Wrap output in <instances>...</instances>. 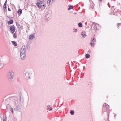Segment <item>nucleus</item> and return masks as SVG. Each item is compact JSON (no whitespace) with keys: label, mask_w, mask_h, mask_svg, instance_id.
Segmentation results:
<instances>
[{"label":"nucleus","mask_w":121,"mask_h":121,"mask_svg":"<svg viewBox=\"0 0 121 121\" xmlns=\"http://www.w3.org/2000/svg\"><path fill=\"white\" fill-rule=\"evenodd\" d=\"M7 1V0H6L5 2V3H4V5H6V4Z\"/></svg>","instance_id":"nucleus-28"},{"label":"nucleus","mask_w":121,"mask_h":121,"mask_svg":"<svg viewBox=\"0 0 121 121\" xmlns=\"http://www.w3.org/2000/svg\"><path fill=\"white\" fill-rule=\"evenodd\" d=\"M108 104L106 103L104 104L103 105V107H105L106 106H108Z\"/></svg>","instance_id":"nucleus-25"},{"label":"nucleus","mask_w":121,"mask_h":121,"mask_svg":"<svg viewBox=\"0 0 121 121\" xmlns=\"http://www.w3.org/2000/svg\"><path fill=\"white\" fill-rule=\"evenodd\" d=\"M13 37L15 38H17V34L15 33L13 34Z\"/></svg>","instance_id":"nucleus-20"},{"label":"nucleus","mask_w":121,"mask_h":121,"mask_svg":"<svg viewBox=\"0 0 121 121\" xmlns=\"http://www.w3.org/2000/svg\"><path fill=\"white\" fill-rule=\"evenodd\" d=\"M79 26V27H81L82 26V24L81 23H79L78 24Z\"/></svg>","instance_id":"nucleus-19"},{"label":"nucleus","mask_w":121,"mask_h":121,"mask_svg":"<svg viewBox=\"0 0 121 121\" xmlns=\"http://www.w3.org/2000/svg\"><path fill=\"white\" fill-rule=\"evenodd\" d=\"M35 36L33 35H30L29 37V38L30 40H32L34 38Z\"/></svg>","instance_id":"nucleus-9"},{"label":"nucleus","mask_w":121,"mask_h":121,"mask_svg":"<svg viewBox=\"0 0 121 121\" xmlns=\"http://www.w3.org/2000/svg\"><path fill=\"white\" fill-rule=\"evenodd\" d=\"M52 107H50V108H49V110L51 111L52 110Z\"/></svg>","instance_id":"nucleus-27"},{"label":"nucleus","mask_w":121,"mask_h":121,"mask_svg":"<svg viewBox=\"0 0 121 121\" xmlns=\"http://www.w3.org/2000/svg\"><path fill=\"white\" fill-rule=\"evenodd\" d=\"M108 120L107 121H108Z\"/></svg>","instance_id":"nucleus-40"},{"label":"nucleus","mask_w":121,"mask_h":121,"mask_svg":"<svg viewBox=\"0 0 121 121\" xmlns=\"http://www.w3.org/2000/svg\"><path fill=\"white\" fill-rule=\"evenodd\" d=\"M120 24H121V23H119L117 25V26H120Z\"/></svg>","instance_id":"nucleus-34"},{"label":"nucleus","mask_w":121,"mask_h":121,"mask_svg":"<svg viewBox=\"0 0 121 121\" xmlns=\"http://www.w3.org/2000/svg\"><path fill=\"white\" fill-rule=\"evenodd\" d=\"M36 5L39 8H41L42 6L45 7L44 2L40 0H39L36 3Z\"/></svg>","instance_id":"nucleus-3"},{"label":"nucleus","mask_w":121,"mask_h":121,"mask_svg":"<svg viewBox=\"0 0 121 121\" xmlns=\"http://www.w3.org/2000/svg\"><path fill=\"white\" fill-rule=\"evenodd\" d=\"M25 46H22L21 49L20 54H25Z\"/></svg>","instance_id":"nucleus-6"},{"label":"nucleus","mask_w":121,"mask_h":121,"mask_svg":"<svg viewBox=\"0 0 121 121\" xmlns=\"http://www.w3.org/2000/svg\"><path fill=\"white\" fill-rule=\"evenodd\" d=\"M20 109V107L19 106H17L14 108V110L16 111H18Z\"/></svg>","instance_id":"nucleus-10"},{"label":"nucleus","mask_w":121,"mask_h":121,"mask_svg":"<svg viewBox=\"0 0 121 121\" xmlns=\"http://www.w3.org/2000/svg\"><path fill=\"white\" fill-rule=\"evenodd\" d=\"M48 106V107H50V106L49 105Z\"/></svg>","instance_id":"nucleus-39"},{"label":"nucleus","mask_w":121,"mask_h":121,"mask_svg":"<svg viewBox=\"0 0 121 121\" xmlns=\"http://www.w3.org/2000/svg\"><path fill=\"white\" fill-rule=\"evenodd\" d=\"M81 35L83 37H85L86 36V35L85 32H83L81 33Z\"/></svg>","instance_id":"nucleus-11"},{"label":"nucleus","mask_w":121,"mask_h":121,"mask_svg":"<svg viewBox=\"0 0 121 121\" xmlns=\"http://www.w3.org/2000/svg\"><path fill=\"white\" fill-rule=\"evenodd\" d=\"M13 20H11L8 21V23L9 24H10L13 23Z\"/></svg>","instance_id":"nucleus-13"},{"label":"nucleus","mask_w":121,"mask_h":121,"mask_svg":"<svg viewBox=\"0 0 121 121\" xmlns=\"http://www.w3.org/2000/svg\"><path fill=\"white\" fill-rule=\"evenodd\" d=\"M3 121H6L7 120V117H5L3 116Z\"/></svg>","instance_id":"nucleus-15"},{"label":"nucleus","mask_w":121,"mask_h":121,"mask_svg":"<svg viewBox=\"0 0 121 121\" xmlns=\"http://www.w3.org/2000/svg\"><path fill=\"white\" fill-rule=\"evenodd\" d=\"M12 44L14 45L15 46H17V43L15 41H12Z\"/></svg>","instance_id":"nucleus-17"},{"label":"nucleus","mask_w":121,"mask_h":121,"mask_svg":"<svg viewBox=\"0 0 121 121\" xmlns=\"http://www.w3.org/2000/svg\"><path fill=\"white\" fill-rule=\"evenodd\" d=\"M10 111L12 112L13 114V108H11L10 109Z\"/></svg>","instance_id":"nucleus-21"},{"label":"nucleus","mask_w":121,"mask_h":121,"mask_svg":"<svg viewBox=\"0 0 121 121\" xmlns=\"http://www.w3.org/2000/svg\"><path fill=\"white\" fill-rule=\"evenodd\" d=\"M77 31V29H75L74 30V32H76Z\"/></svg>","instance_id":"nucleus-30"},{"label":"nucleus","mask_w":121,"mask_h":121,"mask_svg":"<svg viewBox=\"0 0 121 121\" xmlns=\"http://www.w3.org/2000/svg\"><path fill=\"white\" fill-rule=\"evenodd\" d=\"M7 78L9 80H12L13 78L14 73L13 71L12 70L9 71L7 74Z\"/></svg>","instance_id":"nucleus-2"},{"label":"nucleus","mask_w":121,"mask_h":121,"mask_svg":"<svg viewBox=\"0 0 121 121\" xmlns=\"http://www.w3.org/2000/svg\"><path fill=\"white\" fill-rule=\"evenodd\" d=\"M91 52V51L90 50H89V51H88V53H90Z\"/></svg>","instance_id":"nucleus-32"},{"label":"nucleus","mask_w":121,"mask_h":121,"mask_svg":"<svg viewBox=\"0 0 121 121\" xmlns=\"http://www.w3.org/2000/svg\"><path fill=\"white\" fill-rule=\"evenodd\" d=\"M74 14H76V12H75V13H74Z\"/></svg>","instance_id":"nucleus-37"},{"label":"nucleus","mask_w":121,"mask_h":121,"mask_svg":"<svg viewBox=\"0 0 121 121\" xmlns=\"http://www.w3.org/2000/svg\"><path fill=\"white\" fill-rule=\"evenodd\" d=\"M15 28L14 25L10 27V30H11V32L12 34L14 33L15 31Z\"/></svg>","instance_id":"nucleus-7"},{"label":"nucleus","mask_w":121,"mask_h":121,"mask_svg":"<svg viewBox=\"0 0 121 121\" xmlns=\"http://www.w3.org/2000/svg\"><path fill=\"white\" fill-rule=\"evenodd\" d=\"M70 113L71 115H73L74 113V111L73 110H71L70 111Z\"/></svg>","instance_id":"nucleus-18"},{"label":"nucleus","mask_w":121,"mask_h":121,"mask_svg":"<svg viewBox=\"0 0 121 121\" xmlns=\"http://www.w3.org/2000/svg\"><path fill=\"white\" fill-rule=\"evenodd\" d=\"M85 56L87 58H89L90 57V55L88 54H86L85 55Z\"/></svg>","instance_id":"nucleus-14"},{"label":"nucleus","mask_w":121,"mask_h":121,"mask_svg":"<svg viewBox=\"0 0 121 121\" xmlns=\"http://www.w3.org/2000/svg\"><path fill=\"white\" fill-rule=\"evenodd\" d=\"M73 9V8L72 7V6H69V7L68 8V10H70L71 9Z\"/></svg>","instance_id":"nucleus-22"},{"label":"nucleus","mask_w":121,"mask_h":121,"mask_svg":"<svg viewBox=\"0 0 121 121\" xmlns=\"http://www.w3.org/2000/svg\"><path fill=\"white\" fill-rule=\"evenodd\" d=\"M48 15L49 16L48 14H47L46 15V17H48Z\"/></svg>","instance_id":"nucleus-29"},{"label":"nucleus","mask_w":121,"mask_h":121,"mask_svg":"<svg viewBox=\"0 0 121 121\" xmlns=\"http://www.w3.org/2000/svg\"><path fill=\"white\" fill-rule=\"evenodd\" d=\"M33 70L30 68L26 69L24 71V74L28 78L30 79L33 73Z\"/></svg>","instance_id":"nucleus-1"},{"label":"nucleus","mask_w":121,"mask_h":121,"mask_svg":"<svg viewBox=\"0 0 121 121\" xmlns=\"http://www.w3.org/2000/svg\"><path fill=\"white\" fill-rule=\"evenodd\" d=\"M55 0H52V1L54 2Z\"/></svg>","instance_id":"nucleus-38"},{"label":"nucleus","mask_w":121,"mask_h":121,"mask_svg":"<svg viewBox=\"0 0 121 121\" xmlns=\"http://www.w3.org/2000/svg\"><path fill=\"white\" fill-rule=\"evenodd\" d=\"M106 109L108 110L109 109V106L108 105V106H107L106 107Z\"/></svg>","instance_id":"nucleus-24"},{"label":"nucleus","mask_w":121,"mask_h":121,"mask_svg":"<svg viewBox=\"0 0 121 121\" xmlns=\"http://www.w3.org/2000/svg\"><path fill=\"white\" fill-rule=\"evenodd\" d=\"M48 1H49V4H50V2L51 1V0H48Z\"/></svg>","instance_id":"nucleus-33"},{"label":"nucleus","mask_w":121,"mask_h":121,"mask_svg":"<svg viewBox=\"0 0 121 121\" xmlns=\"http://www.w3.org/2000/svg\"><path fill=\"white\" fill-rule=\"evenodd\" d=\"M96 42V40L94 38H92L91 40L90 43V44L92 47L94 46L95 45Z\"/></svg>","instance_id":"nucleus-5"},{"label":"nucleus","mask_w":121,"mask_h":121,"mask_svg":"<svg viewBox=\"0 0 121 121\" xmlns=\"http://www.w3.org/2000/svg\"><path fill=\"white\" fill-rule=\"evenodd\" d=\"M8 11H10L11 10H10V8L9 7H8Z\"/></svg>","instance_id":"nucleus-31"},{"label":"nucleus","mask_w":121,"mask_h":121,"mask_svg":"<svg viewBox=\"0 0 121 121\" xmlns=\"http://www.w3.org/2000/svg\"><path fill=\"white\" fill-rule=\"evenodd\" d=\"M48 4V5H49V1L48 0V2H47Z\"/></svg>","instance_id":"nucleus-35"},{"label":"nucleus","mask_w":121,"mask_h":121,"mask_svg":"<svg viewBox=\"0 0 121 121\" xmlns=\"http://www.w3.org/2000/svg\"><path fill=\"white\" fill-rule=\"evenodd\" d=\"M3 9L4 10H5L6 9V5H4L3 6Z\"/></svg>","instance_id":"nucleus-26"},{"label":"nucleus","mask_w":121,"mask_h":121,"mask_svg":"<svg viewBox=\"0 0 121 121\" xmlns=\"http://www.w3.org/2000/svg\"><path fill=\"white\" fill-rule=\"evenodd\" d=\"M94 26L93 28L94 30H99L100 28V27L99 24L94 23Z\"/></svg>","instance_id":"nucleus-4"},{"label":"nucleus","mask_w":121,"mask_h":121,"mask_svg":"<svg viewBox=\"0 0 121 121\" xmlns=\"http://www.w3.org/2000/svg\"><path fill=\"white\" fill-rule=\"evenodd\" d=\"M101 2L102 0H99Z\"/></svg>","instance_id":"nucleus-36"},{"label":"nucleus","mask_w":121,"mask_h":121,"mask_svg":"<svg viewBox=\"0 0 121 121\" xmlns=\"http://www.w3.org/2000/svg\"><path fill=\"white\" fill-rule=\"evenodd\" d=\"M16 25L17 26H18V27L19 28H21V26L20 25V24L18 23L16 24Z\"/></svg>","instance_id":"nucleus-23"},{"label":"nucleus","mask_w":121,"mask_h":121,"mask_svg":"<svg viewBox=\"0 0 121 121\" xmlns=\"http://www.w3.org/2000/svg\"><path fill=\"white\" fill-rule=\"evenodd\" d=\"M91 4L90 5V8L91 9H92L94 8V4L92 3V2L91 1Z\"/></svg>","instance_id":"nucleus-12"},{"label":"nucleus","mask_w":121,"mask_h":121,"mask_svg":"<svg viewBox=\"0 0 121 121\" xmlns=\"http://www.w3.org/2000/svg\"><path fill=\"white\" fill-rule=\"evenodd\" d=\"M18 14H19V15H20L22 13V10L21 9H19L18 10Z\"/></svg>","instance_id":"nucleus-16"},{"label":"nucleus","mask_w":121,"mask_h":121,"mask_svg":"<svg viewBox=\"0 0 121 121\" xmlns=\"http://www.w3.org/2000/svg\"><path fill=\"white\" fill-rule=\"evenodd\" d=\"M20 57L21 59L22 60H24L25 58V54H20Z\"/></svg>","instance_id":"nucleus-8"}]
</instances>
